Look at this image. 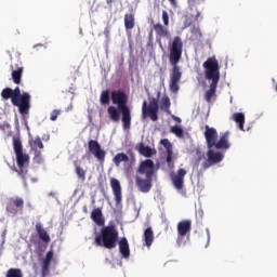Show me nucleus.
Wrapping results in <instances>:
<instances>
[{"instance_id": "nucleus-1", "label": "nucleus", "mask_w": 277, "mask_h": 277, "mask_svg": "<svg viewBox=\"0 0 277 277\" xmlns=\"http://www.w3.org/2000/svg\"><path fill=\"white\" fill-rule=\"evenodd\" d=\"M110 100L113 105L107 108V114L113 120V122H120V113H121V122L124 131L131 129V108H129V95L122 89L111 91Z\"/></svg>"}, {"instance_id": "nucleus-28", "label": "nucleus", "mask_w": 277, "mask_h": 277, "mask_svg": "<svg viewBox=\"0 0 277 277\" xmlns=\"http://www.w3.org/2000/svg\"><path fill=\"white\" fill-rule=\"evenodd\" d=\"M124 27L128 31L129 29H133V27H135V15L131 13L124 15Z\"/></svg>"}, {"instance_id": "nucleus-24", "label": "nucleus", "mask_w": 277, "mask_h": 277, "mask_svg": "<svg viewBox=\"0 0 277 277\" xmlns=\"http://www.w3.org/2000/svg\"><path fill=\"white\" fill-rule=\"evenodd\" d=\"M160 144L166 148L167 150V163H172V155H174V151L172 150V143L168 138H163L160 141Z\"/></svg>"}, {"instance_id": "nucleus-26", "label": "nucleus", "mask_w": 277, "mask_h": 277, "mask_svg": "<svg viewBox=\"0 0 277 277\" xmlns=\"http://www.w3.org/2000/svg\"><path fill=\"white\" fill-rule=\"evenodd\" d=\"M232 120L238 124L240 131H243V124H246V115H243V113H235Z\"/></svg>"}, {"instance_id": "nucleus-35", "label": "nucleus", "mask_w": 277, "mask_h": 277, "mask_svg": "<svg viewBox=\"0 0 277 277\" xmlns=\"http://www.w3.org/2000/svg\"><path fill=\"white\" fill-rule=\"evenodd\" d=\"M170 97L166 96L162 98L160 109H162L163 111H170Z\"/></svg>"}, {"instance_id": "nucleus-19", "label": "nucleus", "mask_w": 277, "mask_h": 277, "mask_svg": "<svg viewBox=\"0 0 277 277\" xmlns=\"http://www.w3.org/2000/svg\"><path fill=\"white\" fill-rule=\"evenodd\" d=\"M35 228L39 239H41L43 243H51V236H49V233H47L41 222H37Z\"/></svg>"}, {"instance_id": "nucleus-8", "label": "nucleus", "mask_w": 277, "mask_h": 277, "mask_svg": "<svg viewBox=\"0 0 277 277\" xmlns=\"http://www.w3.org/2000/svg\"><path fill=\"white\" fill-rule=\"evenodd\" d=\"M142 113H143V118H150L153 122H157L159 120V102L157 98H151L148 102L144 101L143 106H142Z\"/></svg>"}, {"instance_id": "nucleus-25", "label": "nucleus", "mask_w": 277, "mask_h": 277, "mask_svg": "<svg viewBox=\"0 0 277 277\" xmlns=\"http://www.w3.org/2000/svg\"><path fill=\"white\" fill-rule=\"evenodd\" d=\"M143 238L147 248H150V246H153V241H155V233L153 232V227H147L144 230Z\"/></svg>"}, {"instance_id": "nucleus-34", "label": "nucleus", "mask_w": 277, "mask_h": 277, "mask_svg": "<svg viewBox=\"0 0 277 277\" xmlns=\"http://www.w3.org/2000/svg\"><path fill=\"white\" fill-rule=\"evenodd\" d=\"M5 277H23V271L21 268H10Z\"/></svg>"}, {"instance_id": "nucleus-42", "label": "nucleus", "mask_w": 277, "mask_h": 277, "mask_svg": "<svg viewBox=\"0 0 277 277\" xmlns=\"http://www.w3.org/2000/svg\"><path fill=\"white\" fill-rule=\"evenodd\" d=\"M169 2L171 3V5H176V0H169Z\"/></svg>"}, {"instance_id": "nucleus-43", "label": "nucleus", "mask_w": 277, "mask_h": 277, "mask_svg": "<svg viewBox=\"0 0 277 277\" xmlns=\"http://www.w3.org/2000/svg\"><path fill=\"white\" fill-rule=\"evenodd\" d=\"M104 35H105L106 37H108V36H109V30H108V29H105V30H104Z\"/></svg>"}, {"instance_id": "nucleus-7", "label": "nucleus", "mask_w": 277, "mask_h": 277, "mask_svg": "<svg viewBox=\"0 0 277 277\" xmlns=\"http://www.w3.org/2000/svg\"><path fill=\"white\" fill-rule=\"evenodd\" d=\"M13 96L18 103L17 107L21 116H27L29 109H31V95L27 92L21 93V88L16 87L13 90Z\"/></svg>"}, {"instance_id": "nucleus-13", "label": "nucleus", "mask_w": 277, "mask_h": 277, "mask_svg": "<svg viewBox=\"0 0 277 277\" xmlns=\"http://www.w3.org/2000/svg\"><path fill=\"white\" fill-rule=\"evenodd\" d=\"M185 176H187V170L183 168L179 169L176 173H171L172 185L177 192L185 187Z\"/></svg>"}, {"instance_id": "nucleus-36", "label": "nucleus", "mask_w": 277, "mask_h": 277, "mask_svg": "<svg viewBox=\"0 0 277 277\" xmlns=\"http://www.w3.org/2000/svg\"><path fill=\"white\" fill-rule=\"evenodd\" d=\"M171 133L176 135V137H184L183 129L181 127H179V126H173L171 128Z\"/></svg>"}, {"instance_id": "nucleus-11", "label": "nucleus", "mask_w": 277, "mask_h": 277, "mask_svg": "<svg viewBox=\"0 0 277 277\" xmlns=\"http://www.w3.org/2000/svg\"><path fill=\"white\" fill-rule=\"evenodd\" d=\"M25 207V200L21 197H12L6 203V212L9 215H17L18 211L23 213Z\"/></svg>"}, {"instance_id": "nucleus-2", "label": "nucleus", "mask_w": 277, "mask_h": 277, "mask_svg": "<svg viewBox=\"0 0 277 277\" xmlns=\"http://www.w3.org/2000/svg\"><path fill=\"white\" fill-rule=\"evenodd\" d=\"M181 57H183V39L176 36L173 38L169 54V62L171 66H173L170 74L169 88L173 92V94H176L179 92V83L181 82V78L183 77V72H181V68L179 67Z\"/></svg>"}, {"instance_id": "nucleus-38", "label": "nucleus", "mask_w": 277, "mask_h": 277, "mask_svg": "<svg viewBox=\"0 0 277 277\" xmlns=\"http://www.w3.org/2000/svg\"><path fill=\"white\" fill-rule=\"evenodd\" d=\"M162 21L164 27H168V25H170V15H168V11H162Z\"/></svg>"}, {"instance_id": "nucleus-18", "label": "nucleus", "mask_w": 277, "mask_h": 277, "mask_svg": "<svg viewBox=\"0 0 277 277\" xmlns=\"http://www.w3.org/2000/svg\"><path fill=\"white\" fill-rule=\"evenodd\" d=\"M153 29L156 34V40L161 47V39L162 38H170V31H168V28L163 27V25L157 23L154 24Z\"/></svg>"}, {"instance_id": "nucleus-40", "label": "nucleus", "mask_w": 277, "mask_h": 277, "mask_svg": "<svg viewBox=\"0 0 277 277\" xmlns=\"http://www.w3.org/2000/svg\"><path fill=\"white\" fill-rule=\"evenodd\" d=\"M192 26V23L189 22H184V29H187V27H190Z\"/></svg>"}, {"instance_id": "nucleus-6", "label": "nucleus", "mask_w": 277, "mask_h": 277, "mask_svg": "<svg viewBox=\"0 0 277 277\" xmlns=\"http://www.w3.org/2000/svg\"><path fill=\"white\" fill-rule=\"evenodd\" d=\"M205 138L207 142L208 148H215V150H226L230 148V143H228V140L230 137V132H224L220 140L217 141V130L215 128H211L209 126L205 127Z\"/></svg>"}, {"instance_id": "nucleus-31", "label": "nucleus", "mask_w": 277, "mask_h": 277, "mask_svg": "<svg viewBox=\"0 0 277 277\" xmlns=\"http://www.w3.org/2000/svg\"><path fill=\"white\" fill-rule=\"evenodd\" d=\"M138 153L144 157H153V149L148 146H144V144L140 145Z\"/></svg>"}, {"instance_id": "nucleus-32", "label": "nucleus", "mask_w": 277, "mask_h": 277, "mask_svg": "<svg viewBox=\"0 0 277 277\" xmlns=\"http://www.w3.org/2000/svg\"><path fill=\"white\" fill-rule=\"evenodd\" d=\"M75 168H76V174L78 176V179L84 183L85 182V170H83V168H81V166L77 164V162H75Z\"/></svg>"}, {"instance_id": "nucleus-14", "label": "nucleus", "mask_w": 277, "mask_h": 277, "mask_svg": "<svg viewBox=\"0 0 277 277\" xmlns=\"http://www.w3.org/2000/svg\"><path fill=\"white\" fill-rule=\"evenodd\" d=\"M88 148L90 150L91 155H94V157L98 161H105V150L101 147V144L98 141L90 140L88 143Z\"/></svg>"}, {"instance_id": "nucleus-5", "label": "nucleus", "mask_w": 277, "mask_h": 277, "mask_svg": "<svg viewBox=\"0 0 277 277\" xmlns=\"http://www.w3.org/2000/svg\"><path fill=\"white\" fill-rule=\"evenodd\" d=\"M95 246L106 248V250H114L118 243V228L116 225H107L101 228V232L94 239Z\"/></svg>"}, {"instance_id": "nucleus-33", "label": "nucleus", "mask_w": 277, "mask_h": 277, "mask_svg": "<svg viewBox=\"0 0 277 277\" xmlns=\"http://www.w3.org/2000/svg\"><path fill=\"white\" fill-rule=\"evenodd\" d=\"M100 103L101 105H109V90L102 91Z\"/></svg>"}, {"instance_id": "nucleus-4", "label": "nucleus", "mask_w": 277, "mask_h": 277, "mask_svg": "<svg viewBox=\"0 0 277 277\" xmlns=\"http://www.w3.org/2000/svg\"><path fill=\"white\" fill-rule=\"evenodd\" d=\"M203 68L206 79L212 81L210 89L205 95L207 103H211V100L215 96V92H217V83H220V63L215 56H212L203 63Z\"/></svg>"}, {"instance_id": "nucleus-29", "label": "nucleus", "mask_w": 277, "mask_h": 277, "mask_svg": "<svg viewBox=\"0 0 277 277\" xmlns=\"http://www.w3.org/2000/svg\"><path fill=\"white\" fill-rule=\"evenodd\" d=\"M12 79L16 85H21V79H23V67H18L12 71Z\"/></svg>"}, {"instance_id": "nucleus-45", "label": "nucleus", "mask_w": 277, "mask_h": 277, "mask_svg": "<svg viewBox=\"0 0 277 277\" xmlns=\"http://www.w3.org/2000/svg\"><path fill=\"white\" fill-rule=\"evenodd\" d=\"M174 118V120H176L177 122H181V118H179V117H173Z\"/></svg>"}, {"instance_id": "nucleus-27", "label": "nucleus", "mask_w": 277, "mask_h": 277, "mask_svg": "<svg viewBox=\"0 0 277 277\" xmlns=\"http://www.w3.org/2000/svg\"><path fill=\"white\" fill-rule=\"evenodd\" d=\"M129 161V156L124 153H119L117 154L114 158H113V163H115V166L117 168H119V166L123 162V163H128Z\"/></svg>"}, {"instance_id": "nucleus-22", "label": "nucleus", "mask_w": 277, "mask_h": 277, "mask_svg": "<svg viewBox=\"0 0 277 277\" xmlns=\"http://www.w3.org/2000/svg\"><path fill=\"white\" fill-rule=\"evenodd\" d=\"M1 97L4 98V101H9V98H11L12 105H14V107H18V101H16V97H14L13 89H3L1 91Z\"/></svg>"}, {"instance_id": "nucleus-16", "label": "nucleus", "mask_w": 277, "mask_h": 277, "mask_svg": "<svg viewBox=\"0 0 277 277\" xmlns=\"http://www.w3.org/2000/svg\"><path fill=\"white\" fill-rule=\"evenodd\" d=\"M110 187L115 196L116 205H120V202H122V186H120V181H118L116 177H111Z\"/></svg>"}, {"instance_id": "nucleus-39", "label": "nucleus", "mask_w": 277, "mask_h": 277, "mask_svg": "<svg viewBox=\"0 0 277 277\" xmlns=\"http://www.w3.org/2000/svg\"><path fill=\"white\" fill-rule=\"evenodd\" d=\"M197 155H199V157H198V160L196 161V166H199L200 161H202V159H205V155L201 154L200 151H198Z\"/></svg>"}, {"instance_id": "nucleus-44", "label": "nucleus", "mask_w": 277, "mask_h": 277, "mask_svg": "<svg viewBox=\"0 0 277 277\" xmlns=\"http://www.w3.org/2000/svg\"><path fill=\"white\" fill-rule=\"evenodd\" d=\"M149 40H153V30L149 32Z\"/></svg>"}, {"instance_id": "nucleus-12", "label": "nucleus", "mask_w": 277, "mask_h": 277, "mask_svg": "<svg viewBox=\"0 0 277 277\" xmlns=\"http://www.w3.org/2000/svg\"><path fill=\"white\" fill-rule=\"evenodd\" d=\"M16 163L18 169H15V172H17L18 176L25 181V176L27 175V166H29V155L27 154H17L16 156Z\"/></svg>"}, {"instance_id": "nucleus-10", "label": "nucleus", "mask_w": 277, "mask_h": 277, "mask_svg": "<svg viewBox=\"0 0 277 277\" xmlns=\"http://www.w3.org/2000/svg\"><path fill=\"white\" fill-rule=\"evenodd\" d=\"M192 233V221L183 220L177 223V246H185V237Z\"/></svg>"}, {"instance_id": "nucleus-23", "label": "nucleus", "mask_w": 277, "mask_h": 277, "mask_svg": "<svg viewBox=\"0 0 277 277\" xmlns=\"http://www.w3.org/2000/svg\"><path fill=\"white\" fill-rule=\"evenodd\" d=\"M190 42H200L202 40V31H200V26L194 25L190 29Z\"/></svg>"}, {"instance_id": "nucleus-3", "label": "nucleus", "mask_w": 277, "mask_h": 277, "mask_svg": "<svg viewBox=\"0 0 277 277\" xmlns=\"http://www.w3.org/2000/svg\"><path fill=\"white\" fill-rule=\"evenodd\" d=\"M153 176H155V162L151 159L142 161L135 175V185L142 194H148L153 189Z\"/></svg>"}, {"instance_id": "nucleus-21", "label": "nucleus", "mask_w": 277, "mask_h": 277, "mask_svg": "<svg viewBox=\"0 0 277 277\" xmlns=\"http://www.w3.org/2000/svg\"><path fill=\"white\" fill-rule=\"evenodd\" d=\"M91 220L97 225V226H105V220L103 219V210L101 208H95L91 212Z\"/></svg>"}, {"instance_id": "nucleus-30", "label": "nucleus", "mask_w": 277, "mask_h": 277, "mask_svg": "<svg viewBox=\"0 0 277 277\" xmlns=\"http://www.w3.org/2000/svg\"><path fill=\"white\" fill-rule=\"evenodd\" d=\"M13 149H14L15 156L23 154V143L21 142V138L13 137Z\"/></svg>"}, {"instance_id": "nucleus-20", "label": "nucleus", "mask_w": 277, "mask_h": 277, "mask_svg": "<svg viewBox=\"0 0 277 277\" xmlns=\"http://www.w3.org/2000/svg\"><path fill=\"white\" fill-rule=\"evenodd\" d=\"M119 252L122 259H129V256H131V249L129 248V240L127 237H122L119 240Z\"/></svg>"}, {"instance_id": "nucleus-37", "label": "nucleus", "mask_w": 277, "mask_h": 277, "mask_svg": "<svg viewBox=\"0 0 277 277\" xmlns=\"http://www.w3.org/2000/svg\"><path fill=\"white\" fill-rule=\"evenodd\" d=\"M60 114H62V109L52 110V113L50 114V120L52 122H55V120H57V116H60Z\"/></svg>"}, {"instance_id": "nucleus-9", "label": "nucleus", "mask_w": 277, "mask_h": 277, "mask_svg": "<svg viewBox=\"0 0 277 277\" xmlns=\"http://www.w3.org/2000/svg\"><path fill=\"white\" fill-rule=\"evenodd\" d=\"M208 159L202 162L201 169L198 171V176H202L211 166H215V163H220L222 159H224V155L220 151H214L213 148H209L207 151Z\"/></svg>"}, {"instance_id": "nucleus-17", "label": "nucleus", "mask_w": 277, "mask_h": 277, "mask_svg": "<svg viewBox=\"0 0 277 277\" xmlns=\"http://www.w3.org/2000/svg\"><path fill=\"white\" fill-rule=\"evenodd\" d=\"M53 256H54L53 250L47 252L44 259L41 262V277L49 276Z\"/></svg>"}, {"instance_id": "nucleus-15", "label": "nucleus", "mask_w": 277, "mask_h": 277, "mask_svg": "<svg viewBox=\"0 0 277 277\" xmlns=\"http://www.w3.org/2000/svg\"><path fill=\"white\" fill-rule=\"evenodd\" d=\"M29 144H30L31 150H34L35 153V161L37 163H42V157H41L42 153H40V150L44 148V144L42 143V140L40 138V136L36 137L35 140H31Z\"/></svg>"}, {"instance_id": "nucleus-41", "label": "nucleus", "mask_w": 277, "mask_h": 277, "mask_svg": "<svg viewBox=\"0 0 277 277\" xmlns=\"http://www.w3.org/2000/svg\"><path fill=\"white\" fill-rule=\"evenodd\" d=\"M116 0H106L107 5H109V8H111V4L115 2Z\"/></svg>"}]
</instances>
